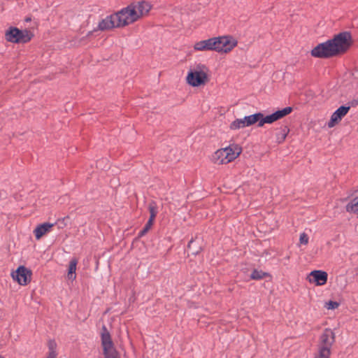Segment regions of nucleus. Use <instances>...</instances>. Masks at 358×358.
I'll list each match as a JSON object with an SVG mask.
<instances>
[{"label":"nucleus","instance_id":"nucleus-17","mask_svg":"<svg viewBox=\"0 0 358 358\" xmlns=\"http://www.w3.org/2000/svg\"><path fill=\"white\" fill-rule=\"evenodd\" d=\"M224 152L225 151L224 150V148H222V149L217 150L215 152V154L213 155V159L215 163H217L218 164H227V163L230 162L229 161H228V159H227L226 157H224V155H225Z\"/></svg>","mask_w":358,"mask_h":358},{"label":"nucleus","instance_id":"nucleus-26","mask_svg":"<svg viewBox=\"0 0 358 358\" xmlns=\"http://www.w3.org/2000/svg\"><path fill=\"white\" fill-rule=\"evenodd\" d=\"M148 210L150 212V217L155 219L158 213L157 206L155 201H152L149 203Z\"/></svg>","mask_w":358,"mask_h":358},{"label":"nucleus","instance_id":"nucleus-18","mask_svg":"<svg viewBox=\"0 0 358 358\" xmlns=\"http://www.w3.org/2000/svg\"><path fill=\"white\" fill-rule=\"evenodd\" d=\"M78 261L76 259H71L69 265L68 278L70 280H75L76 278V271Z\"/></svg>","mask_w":358,"mask_h":358},{"label":"nucleus","instance_id":"nucleus-15","mask_svg":"<svg viewBox=\"0 0 358 358\" xmlns=\"http://www.w3.org/2000/svg\"><path fill=\"white\" fill-rule=\"evenodd\" d=\"M224 150L226 151L224 152V157H226L227 159H228L229 162L235 159L241 153V149L237 146H235L234 148H233L231 145H229L224 148Z\"/></svg>","mask_w":358,"mask_h":358},{"label":"nucleus","instance_id":"nucleus-10","mask_svg":"<svg viewBox=\"0 0 358 358\" xmlns=\"http://www.w3.org/2000/svg\"><path fill=\"white\" fill-rule=\"evenodd\" d=\"M350 106H341L331 115L330 120L327 123L329 128L334 127L348 113Z\"/></svg>","mask_w":358,"mask_h":358},{"label":"nucleus","instance_id":"nucleus-5","mask_svg":"<svg viewBox=\"0 0 358 358\" xmlns=\"http://www.w3.org/2000/svg\"><path fill=\"white\" fill-rule=\"evenodd\" d=\"M206 67L203 64H197L191 69L187 76V83L192 87H198L203 84L207 79Z\"/></svg>","mask_w":358,"mask_h":358},{"label":"nucleus","instance_id":"nucleus-9","mask_svg":"<svg viewBox=\"0 0 358 358\" xmlns=\"http://www.w3.org/2000/svg\"><path fill=\"white\" fill-rule=\"evenodd\" d=\"M336 335L334 331L329 328L324 330L323 333L320 337V343L318 346L327 347L331 349L335 342Z\"/></svg>","mask_w":358,"mask_h":358},{"label":"nucleus","instance_id":"nucleus-13","mask_svg":"<svg viewBox=\"0 0 358 358\" xmlns=\"http://www.w3.org/2000/svg\"><path fill=\"white\" fill-rule=\"evenodd\" d=\"M55 224L44 222L38 224L34 230V234L37 240L40 239L44 234L50 231Z\"/></svg>","mask_w":358,"mask_h":358},{"label":"nucleus","instance_id":"nucleus-24","mask_svg":"<svg viewBox=\"0 0 358 358\" xmlns=\"http://www.w3.org/2000/svg\"><path fill=\"white\" fill-rule=\"evenodd\" d=\"M348 211L358 213V196L353 199L347 206Z\"/></svg>","mask_w":358,"mask_h":358},{"label":"nucleus","instance_id":"nucleus-8","mask_svg":"<svg viewBox=\"0 0 358 358\" xmlns=\"http://www.w3.org/2000/svg\"><path fill=\"white\" fill-rule=\"evenodd\" d=\"M328 274L326 271L322 270L312 271L308 276V280L310 283H314L317 286H322L327 283Z\"/></svg>","mask_w":358,"mask_h":358},{"label":"nucleus","instance_id":"nucleus-22","mask_svg":"<svg viewBox=\"0 0 358 358\" xmlns=\"http://www.w3.org/2000/svg\"><path fill=\"white\" fill-rule=\"evenodd\" d=\"M269 274L266 272H264L262 270L254 269L250 274V278L252 280H262L266 276H268Z\"/></svg>","mask_w":358,"mask_h":358},{"label":"nucleus","instance_id":"nucleus-35","mask_svg":"<svg viewBox=\"0 0 358 358\" xmlns=\"http://www.w3.org/2000/svg\"><path fill=\"white\" fill-rule=\"evenodd\" d=\"M148 231V229L144 227H143V229L141 231H140L138 236H144V235H145Z\"/></svg>","mask_w":358,"mask_h":358},{"label":"nucleus","instance_id":"nucleus-3","mask_svg":"<svg viewBox=\"0 0 358 358\" xmlns=\"http://www.w3.org/2000/svg\"><path fill=\"white\" fill-rule=\"evenodd\" d=\"M6 39L14 43H26L31 41L34 34L27 29L20 30L17 27H10L6 31Z\"/></svg>","mask_w":358,"mask_h":358},{"label":"nucleus","instance_id":"nucleus-37","mask_svg":"<svg viewBox=\"0 0 358 358\" xmlns=\"http://www.w3.org/2000/svg\"><path fill=\"white\" fill-rule=\"evenodd\" d=\"M25 21L26 22H29V21H31V18L30 17H27V18L25 19Z\"/></svg>","mask_w":358,"mask_h":358},{"label":"nucleus","instance_id":"nucleus-16","mask_svg":"<svg viewBox=\"0 0 358 358\" xmlns=\"http://www.w3.org/2000/svg\"><path fill=\"white\" fill-rule=\"evenodd\" d=\"M262 117V113L259 112L252 115L245 116L243 117L246 127H250L255 123L259 124L260 118Z\"/></svg>","mask_w":358,"mask_h":358},{"label":"nucleus","instance_id":"nucleus-25","mask_svg":"<svg viewBox=\"0 0 358 358\" xmlns=\"http://www.w3.org/2000/svg\"><path fill=\"white\" fill-rule=\"evenodd\" d=\"M246 127L245 121L243 118L236 119L233 121L230 125V128L231 129H238L241 128Z\"/></svg>","mask_w":358,"mask_h":358},{"label":"nucleus","instance_id":"nucleus-1","mask_svg":"<svg viewBox=\"0 0 358 358\" xmlns=\"http://www.w3.org/2000/svg\"><path fill=\"white\" fill-rule=\"evenodd\" d=\"M352 43V36L348 31L341 32L325 42L319 43L312 50L316 58H330L345 52Z\"/></svg>","mask_w":358,"mask_h":358},{"label":"nucleus","instance_id":"nucleus-23","mask_svg":"<svg viewBox=\"0 0 358 358\" xmlns=\"http://www.w3.org/2000/svg\"><path fill=\"white\" fill-rule=\"evenodd\" d=\"M292 110V107H285L281 110H278L273 113L274 115L275 116V118L278 120L286 116L287 115L289 114Z\"/></svg>","mask_w":358,"mask_h":358},{"label":"nucleus","instance_id":"nucleus-34","mask_svg":"<svg viewBox=\"0 0 358 358\" xmlns=\"http://www.w3.org/2000/svg\"><path fill=\"white\" fill-rule=\"evenodd\" d=\"M57 352H51L48 351V358H57Z\"/></svg>","mask_w":358,"mask_h":358},{"label":"nucleus","instance_id":"nucleus-19","mask_svg":"<svg viewBox=\"0 0 358 358\" xmlns=\"http://www.w3.org/2000/svg\"><path fill=\"white\" fill-rule=\"evenodd\" d=\"M289 131V129L287 126L280 127V131L276 133L277 142L278 143H282L285 140Z\"/></svg>","mask_w":358,"mask_h":358},{"label":"nucleus","instance_id":"nucleus-21","mask_svg":"<svg viewBox=\"0 0 358 358\" xmlns=\"http://www.w3.org/2000/svg\"><path fill=\"white\" fill-rule=\"evenodd\" d=\"M260 119L261 120L259 121V124H258V127H262L266 123L271 124L277 120L273 113L272 114L266 115V117H264V115L262 114V117Z\"/></svg>","mask_w":358,"mask_h":358},{"label":"nucleus","instance_id":"nucleus-36","mask_svg":"<svg viewBox=\"0 0 358 358\" xmlns=\"http://www.w3.org/2000/svg\"><path fill=\"white\" fill-rule=\"evenodd\" d=\"M194 241L192 239L189 243H188V248H190L191 247V245L193 243Z\"/></svg>","mask_w":358,"mask_h":358},{"label":"nucleus","instance_id":"nucleus-14","mask_svg":"<svg viewBox=\"0 0 358 358\" xmlns=\"http://www.w3.org/2000/svg\"><path fill=\"white\" fill-rule=\"evenodd\" d=\"M150 8V5L145 1H140L134 4V10L138 15V20L143 15L147 14Z\"/></svg>","mask_w":358,"mask_h":358},{"label":"nucleus","instance_id":"nucleus-20","mask_svg":"<svg viewBox=\"0 0 358 358\" xmlns=\"http://www.w3.org/2000/svg\"><path fill=\"white\" fill-rule=\"evenodd\" d=\"M331 355V349L327 347L318 346V352L315 358H329Z\"/></svg>","mask_w":358,"mask_h":358},{"label":"nucleus","instance_id":"nucleus-30","mask_svg":"<svg viewBox=\"0 0 358 358\" xmlns=\"http://www.w3.org/2000/svg\"><path fill=\"white\" fill-rule=\"evenodd\" d=\"M154 220L155 219H152V217H149L147 223L144 226L148 230H149L151 228V227L152 226Z\"/></svg>","mask_w":358,"mask_h":358},{"label":"nucleus","instance_id":"nucleus-38","mask_svg":"<svg viewBox=\"0 0 358 358\" xmlns=\"http://www.w3.org/2000/svg\"><path fill=\"white\" fill-rule=\"evenodd\" d=\"M0 358H4V357H3L0 356Z\"/></svg>","mask_w":358,"mask_h":358},{"label":"nucleus","instance_id":"nucleus-7","mask_svg":"<svg viewBox=\"0 0 358 358\" xmlns=\"http://www.w3.org/2000/svg\"><path fill=\"white\" fill-rule=\"evenodd\" d=\"M11 275L20 285H26L31 280V272L25 266H20Z\"/></svg>","mask_w":358,"mask_h":358},{"label":"nucleus","instance_id":"nucleus-39","mask_svg":"<svg viewBox=\"0 0 358 358\" xmlns=\"http://www.w3.org/2000/svg\"><path fill=\"white\" fill-rule=\"evenodd\" d=\"M46 358H48V357H46Z\"/></svg>","mask_w":358,"mask_h":358},{"label":"nucleus","instance_id":"nucleus-6","mask_svg":"<svg viewBox=\"0 0 358 358\" xmlns=\"http://www.w3.org/2000/svg\"><path fill=\"white\" fill-rule=\"evenodd\" d=\"M216 41V52H228L231 51L237 44V41L230 36L215 37Z\"/></svg>","mask_w":358,"mask_h":358},{"label":"nucleus","instance_id":"nucleus-12","mask_svg":"<svg viewBox=\"0 0 358 358\" xmlns=\"http://www.w3.org/2000/svg\"><path fill=\"white\" fill-rule=\"evenodd\" d=\"M115 17V13L106 17L99 23V29L101 31H103L110 29L115 27H119V26H117V22Z\"/></svg>","mask_w":358,"mask_h":358},{"label":"nucleus","instance_id":"nucleus-33","mask_svg":"<svg viewBox=\"0 0 358 358\" xmlns=\"http://www.w3.org/2000/svg\"><path fill=\"white\" fill-rule=\"evenodd\" d=\"M349 106H350V107H355L358 106V97L351 100L349 102Z\"/></svg>","mask_w":358,"mask_h":358},{"label":"nucleus","instance_id":"nucleus-2","mask_svg":"<svg viewBox=\"0 0 358 358\" xmlns=\"http://www.w3.org/2000/svg\"><path fill=\"white\" fill-rule=\"evenodd\" d=\"M115 20L119 27H125L138 20V15L134 10V3H131L116 12Z\"/></svg>","mask_w":358,"mask_h":358},{"label":"nucleus","instance_id":"nucleus-31","mask_svg":"<svg viewBox=\"0 0 358 358\" xmlns=\"http://www.w3.org/2000/svg\"><path fill=\"white\" fill-rule=\"evenodd\" d=\"M154 220L155 219H152V217H149L147 223L144 226L148 230H149L151 228V227L152 226Z\"/></svg>","mask_w":358,"mask_h":358},{"label":"nucleus","instance_id":"nucleus-29","mask_svg":"<svg viewBox=\"0 0 358 358\" xmlns=\"http://www.w3.org/2000/svg\"><path fill=\"white\" fill-rule=\"evenodd\" d=\"M48 351L57 352V343L55 340H50L48 341Z\"/></svg>","mask_w":358,"mask_h":358},{"label":"nucleus","instance_id":"nucleus-28","mask_svg":"<svg viewBox=\"0 0 358 358\" xmlns=\"http://www.w3.org/2000/svg\"><path fill=\"white\" fill-rule=\"evenodd\" d=\"M309 238L306 233H301L299 237V242L301 244L307 245L308 243Z\"/></svg>","mask_w":358,"mask_h":358},{"label":"nucleus","instance_id":"nucleus-11","mask_svg":"<svg viewBox=\"0 0 358 358\" xmlns=\"http://www.w3.org/2000/svg\"><path fill=\"white\" fill-rule=\"evenodd\" d=\"M215 37L207 40H203L196 42L194 45V48L197 51L215 50L216 51Z\"/></svg>","mask_w":358,"mask_h":358},{"label":"nucleus","instance_id":"nucleus-27","mask_svg":"<svg viewBox=\"0 0 358 358\" xmlns=\"http://www.w3.org/2000/svg\"><path fill=\"white\" fill-rule=\"evenodd\" d=\"M338 306H339V303H338L337 301H331V300L326 302L325 306H324V307L327 310H334V309L337 308Z\"/></svg>","mask_w":358,"mask_h":358},{"label":"nucleus","instance_id":"nucleus-32","mask_svg":"<svg viewBox=\"0 0 358 358\" xmlns=\"http://www.w3.org/2000/svg\"><path fill=\"white\" fill-rule=\"evenodd\" d=\"M154 220L155 219H152V217H149L147 223L144 226L148 230H149L151 228V227L152 226Z\"/></svg>","mask_w":358,"mask_h":358},{"label":"nucleus","instance_id":"nucleus-4","mask_svg":"<svg viewBox=\"0 0 358 358\" xmlns=\"http://www.w3.org/2000/svg\"><path fill=\"white\" fill-rule=\"evenodd\" d=\"M101 341L105 358H120L119 353L114 347L110 334L104 325L102 327Z\"/></svg>","mask_w":358,"mask_h":358}]
</instances>
